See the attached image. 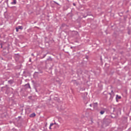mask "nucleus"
I'll return each mask as SVG.
<instances>
[{
	"label": "nucleus",
	"mask_w": 131,
	"mask_h": 131,
	"mask_svg": "<svg viewBox=\"0 0 131 131\" xmlns=\"http://www.w3.org/2000/svg\"><path fill=\"white\" fill-rule=\"evenodd\" d=\"M17 4V0H13V2H11V5H16Z\"/></svg>",
	"instance_id": "nucleus-13"
},
{
	"label": "nucleus",
	"mask_w": 131,
	"mask_h": 131,
	"mask_svg": "<svg viewBox=\"0 0 131 131\" xmlns=\"http://www.w3.org/2000/svg\"><path fill=\"white\" fill-rule=\"evenodd\" d=\"M36 115L35 114V113H33L32 114H31V115H30V117H31V118L35 117Z\"/></svg>",
	"instance_id": "nucleus-12"
},
{
	"label": "nucleus",
	"mask_w": 131,
	"mask_h": 131,
	"mask_svg": "<svg viewBox=\"0 0 131 131\" xmlns=\"http://www.w3.org/2000/svg\"><path fill=\"white\" fill-rule=\"evenodd\" d=\"M111 111L112 112H115L117 111H121V108H120V107H118V106H117L116 107H111Z\"/></svg>",
	"instance_id": "nucleus-2"
},
{
	"label": "nucleus",
	"mask_w": 131,
	"mask_h": 131,
	"mask_svg": "<svg viewBox=\"0 0 131 131\" xmlns=\"http://www.w3.org/2000/svg\"><path fill=\"white\" fill-rule=\"evenodd\" d=\"M14 82H15V81H14L13 79H10L8 81V83H9V84H13Z\"/></svg>",
	"instance_id": "nucleus-8"
},
{
	"label": "nucleus",
	"mask_w": 131,
	"mask_h": 131,
	"mask_svg": "<svg viewBox=\"0 0 131 131\" xmlns=\"http://www.w3.org/2000/svg\"><path fill=\"white\" fill-rule=\"evenodd\" d=\"M35 91H36V92H37V89H36V88H35Z\"/></svg>",
	"instance_id": "nucleus-35"
},
{
	"label": "nucleus",
	"mask_w": 131,
	"mask_h": 131,
	"mask_svg": "<svg viewBox=\"0 0 131 131\" xmlns=\"http://www.w3.org/2000/svg\"><path fill=\"white\" fill-rule=\"evenodd\" d=\"M29 62H31V58L29 59Z\"/></svg>",
	"instance_id": "nucleus-32"
},
{
	"label": "nucleus",
	"mask_w": 131,
	"mask_h": 131,
	"mask_svg": "<svg viewBox=\"0 0 131 131\" xmlns=\"http://www.w3.org/2000/svg\"><path fill=\"white\" fill-rule=\"evenodd\" d=\"M105 112H106V108H101V110H100V112H99V113L100 114H101V115H103V114H104Z\"/></svg>",
	"instance_id": "nucleus-5"
},
{
	"label": "nucleus",
	"mask_w": 131,
	"mask_h": 131,
	"mask_svg": "<svg viewBox=\"0 0 131 131\" xmlns=\"http://www.w3.org/2000/svg\"><path fill=\"white\" fill-rule=\"evenodd\" d=\"M25 86H26L27 89H31L30 88V84L28 83L27 84H26Z\"/></svg>",
	"instance_id": "nucleus-14"
},
{
	"label": "nucleus",
	"mask_w": 131,
	"mask_h": 131,
	"mask_svg": "<svg viewBox=\"0 0 131 131\" xmlns=\"http://www.w3.org/2000/svg\"><path fill=\"white\" fill-rule=\"evenodd\" d=\"M4 16H5V18L6 19H8V18H9V15H8V14H4Z\"/></svg>",
	"instance_id": "nucleus-17"
},
{
	"label": "nucleus",
	"mask_w": 131,
	"mask_h": 131,
	"mask_svg": "<svg viewBox=\"0 0 131 131\" xmlns=\"http://www.w3.org/2000/svg\"><path fill=\"white\" fill-rule=\"evenodd\" d=\"M0 46H1V49H3V43H0Z\"/></svg>",
	"instance_id": "nucleus-25"
},
{
	"label": "nucleus",
	"mask_w": 131,
	"mask_h": 131,
	"mask_svg": "<svg viewBox=\"0 0 131 131\" xmlns=\"http://www.w3.org/2000/svg\"><path fill=\"white\" fill-rule=\"evenodd\" d=\"M69 15L70 17V18H72V17H73V14L72 13H69Z\"/></svg>",
	"instance_id": "nucleus-18"
},
{
	"label": "nucleus",
	"mask_w": 131,
	"mask_h": 131,
	"mask_svg": "<svg viewBox=\"0 0 131 131\" xmlns=\"http://www.w3.org/2000/svg\"><path fill=\"white\" fill-rule=\"evenodd\" d=\"M54 124H56V122H55V123H54Z\"/></svg>",
	"instance_id": "nucleus-43"
},
{
	"label": "nucleus",
	"mask_w": 131,
	"mask_h": 131,
	"mask_svg": "<svg viewBox=\"0 0 131 131\" xmlns=\"http://www.w3.org/2000/svg\"><path fill=\"white\" fill-rule=\"evenodd\" d=\"M71 49H73V47H71Z\"/></svg>",
	"instance_id": "nucleus-37"
},
{
	"label": "nucleus",
	"mask_w": 131,
	"mask_h": 131,
	"mask_svg": "<svg viewBox=\"0 0 131 131\" xmlns=\"http://www.w3.org/2000/svg\"><path fill=\"white\" fill-rule=\"evenodd\" d=\"M11 90H13V88H11Z\"/></svg>",
	"instance_id": "nucleus-45"
},
{
	"label": "nucleus",
	"mask_w": 131,
	"mask_h": 131,
	"mask_svg": "<svg viewBox=\"0 0 131 131\" xmlns=\"http://www.w3.org/2000/svg\"><path fill=\"white\" fill-rule=\"evenodd\" d=\"M52 57H49L48 59H47V61H52Z\"/></svg>",
	"instance_id": "nucleus-20"
},
{
	"label": "nucleus",
	"mask_w": 131,
	"mask_h": 131,
	"mask_svg": "<svg viewBox=\"0 0 131 131\" xmlns=\"http://www.w3.org/2000/svg\"><path fill=\"white\" fill-rule=\"evenodd\" d=\"M53 125H54V123H52L50 125V126H53Z\"/></svg>",
	"instance_id": "nucleus-26"
},
{
	"label": "nucleus",
	"mask_w": 131,
	"mask_h": 131,
	"mask_svg": "<svg viewBox=\"0 0 131 131\" xmlns=\"http://www.w3.org/2000/svg\"><path fill=\"white\" fill-rule=\"evenodd\" d=\"M15 30L17 31V27H15Z\"/></svg>",
	"instance_id": "nucleus-33"
},
{
	"label": "nucleus",
	"mask_w": 131,
	"mask_h": 131,
	"mask_svg": "<svg viewBox=\"0 0 131 131\" xmlns=\"http://www.w3.org/2000/svg\"><path fill=\"white\" fill-rule=\"evenodd\" d=\"M85 58L88 60L89 59V56L86 55Z\"/></svg>",
	"instance_id": "nucleus-27"
},
{
	"label": "nucleus",
	"mask_w": 131,
	"mask_h": 131,
	"mask_svg": "<svg viewBox=\"0 0 131 131\" xmlns=\"http://www.w3.org/2000/svg\"><path fill=\"white\" fill-rule=\"evenodd\" d=\"M121 99V96H119L118 95H116V100L117 102H118V100Z\"/></svg>",
	"instance_id": "nucleus-11"
},
{
	"label": "nucleus",
	"mask_w": 131,
	"mask_h": 131,
	"mask_svg": "<svg viewBox=\"0 0 131 131\" xmlns=\"http://www.w3.org/2000/svg\"><path fill=\"white\" fill-rule=\"evenodd\" d=\"M103 95H110V99H111V98H112V94H111V93H107V94H106V91H104L103 92Z\"/></svg>",
	"instance_id": "nucleus-10"
},
{
	"label": "nucleus",
	"mask_w": 131,
	"mask_h": 131,
	"mask_svg": "<svg viewBox=\"0 0 131 131\" xmlns=\"http://www.w3.org/2000/svg\"><path fill=\"white\" fill-rule=\"evenodd\" d=\"M35 28H37V27H35Z\"/></svg>",
	"instance_id": "nucleus-42"
},
{
	"label": "nucleus",
	"mask_w": 131,
	"mask_h": 131,
	"mask_svg": "<svg viewBox=\"0 0 131 131\" xmlns=\"http://www.w3.org/2000/svg\"><path fill=\"white\" fill-rule=\"evenodd\" d=\"M69 7H67V10L68 9Z\"/></svg>",
	"instance_id": "nucleus-44"
},
{
	"label": "nucleus",
	"mask_w": 131,
	"mask_h": 131,
	"mask_svg": "<svg viewBox=\"0 0 131 131\" xmlns=\"http://www.w3.org/2000/svg\"><path fill=\"white\" fill-rule=\"evenodd\" d=\"M65 52L67 53L68 54V53H69V52H68V51H65Z\"/></svg>",
	"instance_id": "nucleus-36"
},
{
	"label": "nucleus",
	"mask_w": 131,
	"mask_h": 131,
	"mask_svg": "<svg viewBox=\"0 0 131 131\" xmlns=\"http://www.w3.org/2000/svg\"><path fill=\"white\" fill-rule=\"evenodd\" d=\"M128 34H129V32H128Z\"/></svg>",
	"instance_id": "nucleus-46"
},
{
	"label": "nucleus",
	"mask_w": 131,
	"mask_h": 131,
	"mask_svg": "<svg viewBox=\"0 0 131 131\" xmlns=\"http://www.w3.org/2000/svg\"><path fill=\"white\" fill-rule=\"evenodd\" d=\"M111 122V121L110 120V119H103V124L104 125H105L106 126H108L109 124H110V123Z\"/></svg>",
	"instance_id": "nucleus-1"
},
{
	"label": "nucleus",
	"mask_w": 131,
	"mask_h": 131,
	"mask_svg": "<svg viewBox=\"0 0 131 131\" xmlns=\"http://www.w3.org/2000/svg\"><path fill=\"white\" fill-rule=\"evenodd\" d=\"M72 82L73 83L74 85H78V84H79V82H77L76 80H72Z\"/></svg>",
	"instance_id": "nucleus-7"
},
{
	"label": "nucleus",
	"mask_w": 131,
	"mask_h": 131,
	"mask_svg": "<svg viewBox=\"0 0 131 131\" xmlns=\"http://www.w3.org/2000/svg\"><path fill=\"white\" fill-rule=\"evenodd\" d=\"M111 93H113V90H112V91H111Z\"/></svg>",
	"instance_id": "nucleus-38"
},
{
	"label": "nucleus",
	"mask_w": 131,
	"mask_h": 131,
	"mask_svg": "<svg viewBox=\"0 0 131 131\" xmlns=\"http://www.w3.org/2000/svg\"><path fill=\"white\" fill-rule=\"evenodd\" d=\"M47 56V54H44L42 57H41V59H43Z\"/></svg>",
	"instance_id": "nucleus-24"
},
{
	"label": "nucleus",
	"mask_w": 131,
	"mask_h": 131,
	"mask_svg": "<svg viewBox=\"0 0 131 131\" xmlns=\"http://www.w3.org/2000/svg\"><path fill=\"white\" fill-rule=\"evenodd\" d=\"M18 118H21V116H18Z\"/></svg>",
	"instance_id": "nucleus-39"
},
{
	"label": "nucleus",
	"mask_w": 131,
	"mask_h": 131,
	"mask_svg": "<svg viewBox=\"0 0 131 131\" xmlns=\"http://www.w3.org/2000/svg\"><path fill=\"white\" fill-rule=\"evenodd\" d=\"M8 90H9V86H8V85H6L5 86L1 88L2 92H8Z\"/></svg>",
	"instance_id": "nucleus-3"
},
{
	"label": "nucleus",
	"mask_w": 131,
	"mask_h": 131,
	"mask_svg": "<svg viewBox=\"0 0 131 131\" xmlns=\"http://www.w3.org/2000/svg\"><path fill=\"white\" fill-rule=\"evenodd\" d=\"M96 105H98V102H96L95 103H93V106L94 108H95V107H96Z\"/></svg>",
	"instance_id": "nucleus-19"
},
{
	"label": "nucleus",
	"mask_w": 131,
	"mask_h": 131,
	"mask_svg": "<svg viewBox=\"0 0 131 131\" xmlns=\"http://www.w3.org/2000/svg\"><path fill=\"white\" fill-rule=\"evenodd\" d=\"M49 129H52V126H49Z\"/></svg>",
	"instance_id": "nucleus-30"
},
{
	"label": "nucleus",
	"mask_w": 131,
	"mask_h": 131,
	"mask_svg": "<svg viewBox=\"0 0 131 131\" xmlns=\"http://www.w3.org/2000/svg\"><path fill=\"white\" fill-rule=\"evenodd\" d=\"M100 60H101V61L102 62V57H101Z\"/></svg>",
	"instance_id": "nucleus-40"
},
{
	"label": "nucleus",
	"mask_w": 131,
	"mask_h": 131,
	"mask_svg": "<svg viewBox=\"0 0 131 131\" xmlns=\"http://www.w3.org/2000/svg\"><path fill=\"white\" fill-rule=\"evenodd\" d=\"M24 107V105L23 104L20 105L19 107L18 108V111L19 112H21V114H22L23 111V108Z\"/></svg>",
	"instance_id": "nucleus-4"
},
{
	"label": "nucleus",
	"mask_w": 131,
	"mask_h": 131,
	"mask_svg": "<svg viewBox=\"0 0 131 131\" xmlns=\"http://www.w3.org/2000/svg\"><path fill=\"white\" fill-rule=\"evenodd\" d=\"M53 3H54V4H56V5H57L58 6H60V4H59L58 3H57L56 1H53Z\"/></svg>",
	"instance_id": "nucleus-22"
},
{
	"label": "nucleus",
	"mask_w": 131,
	"mask_h": 131,
	"mask_svg": "<svg viewBox=\"0 0 131 131\" xmlns=\"http://www.w3.org/2000/svg\"><path fill=\"white\" fill-rule=\"evenodd\" d=\"M39 73H42V72H35L33 76L34 77H37V76H38V74H39Z\"/></svg>",
	"instance_id": "nucleus-6"
},
{
	"label": "nucleus",
	"mask_w": 131,
	"mask_h": 131,
	"mask_svg": "<svg viewBox=\"0 0 131 131\" xmlns=\"http://www.w3.org/2000/svg\"><path fill=\"white\" fill-rule=\"evenodd\" d=\"M19 29H20V30H22L23 29V26H18L17 27V32H18V31H19Z\"/></svg>",
	"instance_id": "nucleus-9"
},
{
	"label": "nucleus",
	"mask_w": 131,
	"mask_h": 131,
	"mask_svg": "<svg viewBox=\"0 0 131 131\" xmlns=\"http://www.w3.org/2000/svg\"><path fill=\"white\" fill-rule=\"evenodd\" d=\"M54 100L55 101H57V102H59L60 101V99L58 97H54Z\"/></svg>",
	"instance_id": "nucleus-15"
},
{
	"label": "nucleus",
	"mask_w": 131,
	"mask_h": 131,
	"mask_svg": "<svg viewBox=\"0 0 131 131\" xmlns=\"http://www.w3.org/2000/svg\"><path fill=\"white\" fill-rule=\"evenodd\" d=\"M73 6H76V4L75 3H73Z\"/></svg>",
	"instance_id": "nucleus-28"
},
{
	"label": "nucleus",
	"mask_w": 131,
	"mask_h": 131,
	"mask_svg": "<svg viewBox=\"0 0 131 131\" xmlns=\"http://www.w3.org/2000/svg\"><path fill=\"white\" fill-rule=\"evenodd\" d=\"M80 73L78 72V75H80V74H82V72H81V70H80Z\"/></svg>",
	"instance_id": "nucleus-23"
},
{
	"label": "nucleus",
	"mask_w": 131,
	"mask_h": 131,
	"mask_svg": "<svg viewBox=\"0 0 131 131\" xmlns=\"http://www.w3.org/2000/svg\"><path fill=\"white\" fill-rule=\"evenodd\" d=\"M86 16H87V15H86V16H84H84H83V17H84V18H86Z\"/></svg>",
	"instance_id": "nucleus-34"
},
{
	"label": "nucleus",
	"mask_w": 131,
	"mask_h": 131,
	"mask_svg": "<svg viewBox=\"0 0 131 131\" xmlns=\"http://www.w3.org/2000/svg\"><path fill=\"white\" fill-rule=\"evenodd\" d=\"M15 61H17V60H16V59H15Z\"/></svg>",
	"instance_id": "nucleus-47"
},
{
	"label": "nucleus",
	"mask_w": 131,
	"mask_h": 131,
	"mask_svg": "<svg viewBox=\"0 0 131 131\" xmlns=\"http://www.w3.org/2000/svg\"><path fill=\"white\" fill-rule=\"evenodd\" d=\"M12 8L13 10H14V11H16V10H17V8L16 7H12Z\"/></svg>",
	"instance_id": "nucleus-21"
},
{
	"label": "nucleus",
	"mask_w": 131,
	"mask_h": 131,
	"mask_svg": "<svg viewBox=\"0 0 131 131\" xmlns=\"http://www.w3.org/2000/svg\"><path fill=\"white\" fill-rule=\"evenodd\" d=\"M90 107H92V106H93V104H90Z\"/></svg>",
	"instance_id": "nucleus-31"
},
{
	"label": "nucleus",
	"mask_w": 131,
	"mask_h": 131,
	"mask_svg": "<svg viewBox=\"0 0 131 131\" xmlns=\"http://www.w3.org/2000/svg\"><path fill=\"white\" fill-rule=\"evenodd\" d=\"M31 56H32L33 57H34V54L33 53H32V54H31Z\"/></svg>",
	"instance_id": "nucleus-29"
},
{
	"label": "nucleus",
	"mask_w": 131,
	"mask_h": 131,
	"mask_svg": "<svg viewBox=\"0 0 131 131\" xmlns=\"http://www.w3.org/2000/svg\"><path fill=\"white\" fill-rule=\"evenodd\" d=\"M35 23H36V21H35V22L34 23V24H35Z\"/></svg>",
	"instance_id": "nucleus-41"
},
{
	"label": "nucleus",
	"mask_w": 131,
	"mask_h": 131,
	"mask_svg": "<svg viewBox=\"0 0 131 131\" xmlns=\"http://www.w3.org/2000/svg\"><path fill=\"white\" fill-rule=\"evenodd\" d=\"M19 57V59H20V60H23V57L22 56H20V55H19V54H17V58H18Z\"/></svg>",
	"instance_id": "nucleus-16"
}]
</instances>
